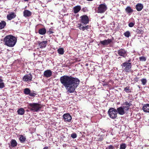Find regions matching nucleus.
Returning a JSON list of instances; mask_svg holds the SVG:
<instances>
[{
	"label": "nucleus",
	"mask_w": 149,
	"mask_h": 149,
	"mask_svg": "<svg viewBox=\"0 0 149 149\" xmlns=\"http://www.w3.org/2000/svg\"><path fill=\"white\" fill-rule=\"evenodd\" d=\"M61 84L67 90L68 93H73L79 85V80L71 76L64 75L60 78Z\"/></svg>",
	"instance_id": "1"
},
{
	"label": "nucleus",
	"mask_w": 149,
	"mask_h": 149,
	"mask_svg": "<svg viewBox=\"0 0 149 149\" xmlns=\"http://www.w3.org/2000/svg\"><path fill=\"white\" fill-rule=\"evenodd\" d=\"M17 41V38L12 35L6 36L4 39L5 44L10 47L14 46L16 43Z\"/></svg>",
	"instance_id": "2"
},
{
	"label": "nucleus",
	"mask_w": 149,
	"mask_h": 149,
	"mask_svg": "<svg viewBox=\"0 0 149 149\" xmlns=\"http://www.w3.org/2000/svg\"><path fill=\"white\" fill-rule=\"evenodd\" d=\"M28 108L33 112H38L41 108L40 105L38 103H29L28 105Z\"/></svg>",
	"instance_id": "3"
},
{
	"label": "nucleus",
	"mask_w": 149,
	"mask_h": 149,
	"mask_svg": "<svg viewBox=\"0 0 149 149\" xmlns=\"http://www.w3.org/2000/svg\"><path fill=\"white\" fill-rule=\"evenodd\" d=\"M123 70L126 72H129L131 71L132 64L130 63L125 62L121 65Z\"/></svg>",
	"instance_id": "4"
},
{
	"label": "nucleus",
	"mask_w": 149,
	"mask_h": 149,
	"mask_svg": "<svg viewBox=\"0 0 149 149\" xmlns=\"http://www.w3.org/2000/svg\"><path fill=\"white\" fill-rule=\"evenodd\" d=\"M108 113L110 117L112 119L115 118L117 116V110L113 108H110L108 111Z\"/></svg>",
	"instance_id": "5"
},
{
	"label": "nucleus",
	"mask_w": 149,
	"mask_h": 149,
	"mask_svg": "<svg viewBox=\"0 0 149 149\" xmlns=\"http://www.w3.org/2000/svg\"><path fill=\"white\" fill-rule=\"evenodd\" d=\"M80 21L81 24L86 25L89 22V18L86 15H83L80 17Z\"/></svg>",
	"instance_id": "6"
},
{
	"label": "nucleus",
	"mask_w": 149,
	"mask_h": 149,
	"mask_svg": "<svg viewBox=\"0 0 149 149\" xmlns=\"http://www.w3.org/2000/svg\"><path fill=\"white\" fill-rule=\"evenodd\" d=\"M107 7L105 4H101L98 8L97 12L102 13H104L107 10Z\"/></svg>",
	"instance_id": "7"
},
{
	"label": "nucleus",
	"mask_w": 149,
	"mask_h": 149,
	"mask_svg": "<svg viewBox=\"0 0 149 149\" xmlns=\"http://www.w3.org/2000/svg\"><path fill=\"white\" fill-rule=\"evenodd\" d=\"M117 53L119 56L124 58H125L127 54V50L124 49H122L118 50Z\"/></svg>",
	"instance_id": "8"
},
{
	"label": "nucleus",
	"mask_w": 149,
	"mask_h": 149,
	"mask_svg": "<svg viewBox=\"0 0 149 149\" xmlns=\"http://www.w3.org/2000/svg\"><path fill=\"white\" fill-rule=\"evenodd\" d=\"M32 78V76L30 73L24 75L23 77V81H24L30 82L31 81Z\"/></svg>",
	"instance_id": "9"
},
{
	"label": "nucleus",
	"mask_w": 149,
	"mask_h": 149,
	"mask_svg": "<svg viewBox=\"0 0 149 149\" xmlns=\"http://www.w3.org/2000/svg\"><path fill=\"white\" fill-rule=\"evenodd\" d=\"M117 113L120 115H123L127 111V110L123 106H121L117 109Z\"/></svg>",
	"instance_id": "10"
},
{
	"label": "nucleus",
	"mask_w": 149,
	"mask_h": 149,
	"mask_svg": "<svg viewBox=\"0 0 149 149\" xmlns=\"http://www.w3.org/2000/svg\"><path fill=\"white\" fill-rule=\"evenodd\" d=\"M65 121L70 122L72 119L71 116L68 113L65 114L63 116Z\"/></svg>",
	"instance_id": "11"
},
{
	"label": "nucleus",
	"mask_w": 149,
	"mask_h": 149,
	"mask_svg": "<svg viewBox=\"0 0 149 149\" xmlns=\"http://www.w3.org/2000/svg\"><path fill=\"white\" fill-rule=\"evenodd\" d=\"M78 25L79 28L80 30L83 31L87 30L89 28V26H83V24L81 23L78 24Z\"/></svg>",
	"instance_id": "12"
},
{
	"label": "nucleus",
	"mask_w": 149,
	"mask_h": 149,
	"mask_svg": "<svg viewBox=\"0 0 149 149\" xmlns=\"http://www.w3.org/2000/svg\"><path fill=\"white\" fill-rule=\"evenodd\" d=\"M52 74V72L50 70H47L44 72V76L47 78L50 77Z\"/></svg>",
	"instance_id": "13"
},
{
	"label": "nucleus",
	"mask_w": 149,
	"mask_h": 149,
	"mask_svg": "<svg viewBox=\"0 0 149 149\" xmlns=\"http://www.w3.org/2000/svg\"><path fill=\"white\" fill-rule=\"evenodd\" d=\"M132 105V104L131 103V102L130 101L128 102L127 101H126L125 102H124L123 104V106L124 108L127 110L129 109L130 106Z\"/></svg>",
	"instance_id": "14"
},
{
	"label": "nucleus",
	"mask_w": 149,
	"mask_h": 149,
	"mask_svg": "<svg viewBox=\"0 0 149 149\" xmlns=\"http://www.w3.org/2000/svg\"><path fill=\"white\" fill-rule=\"evenodd\" d=\"M16 16V14L14 12H12L8 14L7 16V18L9 20H11L14 18Z\"/></svg>",
	"instance_id": "15"
},
{
	"label": "nucleus",
	"mask_w": 149,
	"mask_h": 149,
	"mask_svg": "<svg viewBox=\"0 0 149 149\" xmlns=\"http://www.w3.org/2000/svg\"><path fill=\"white\" fill-rule=\"evenodd\" d=\"M47 40L43 41H39L38 43L40 46V48H45L47 44Z\"/></svg>",
	"instance_id": "16"
},
{
	"label": "nucleus",
	"mask_w": 149,
	"mask_h": 149,
	"mask_svg": "<svg viewBox=\"0 0 149 149\" xmlns=\"http://www.w3.org/2000/svg\"><path fill=\"white\" fill-rule=\"evenodd\" d=\"M112 41L111 39H108L104 40L101 41L100 43L103 45H107L111 43Z\"/></svg>",
	"instance_id": "17"
},
{
	"label": "nucleus",
	"mask_w": 149,
	"mask_h": 149,
	"mask_svg": "<svg viewBox=\"0 0 149 149\" xmlns=\"http://www.w3.org/2000/svg\"><path fill=\"white\" fill-rule=\"evenodd\" d=\"M125 11L129 15L134 12L133 9L130 6H128L125 8Z\"/></svg>",
	"instance_id": "18"
},
{
	"label": "nucleus",
	"mask_w": 149,
	"mask_h": 149,
	"mask_svg": "<svg viewBox=\"0 0 149 149\" xmlns=\"http://www.w3.org/2000/svg\"><path fill=\"white\" fill-rule=\"evenodd\" d=\"M143 5L141 3H138L136 6L135 8L138 11H141L143 8Z\"/></svg>",
	"instance_id": "19"
},
{
	"label": "nucleus",
	"mask_w": 149,
	"mask_h": 149,
	"mask_svg": "<svg viewBox=\"0 0 149 149\" xmlns=\"http://www.w3.org/2000/svg\"><path fill=\"white\" fill-rule=\"evenodd\" d=\"M24 16L25 17H29L31 15V13L28 10H25L23 12Z\"/></svg>",
	"instance_id": "20"
},
{
	"label": "nucleus",
	"mask_w": 149,
	"mask_h": 149,
	"mask_svg": "<svg viewBox=\"0 0 149 149\" xmlns=\"http://www.w3.org/2000/svg\"><path fill=\"white\" fill-rule=\"evenodd\" d=\"M143 109L145 112H149V104H147L144 105Z\"/></svg>",
	"instance_id": "21"
},
{
	"label": "nucleus",
	"mask_w": 149,
	"mask_h": 149,
	"mask_svg": "<svg viewBox=\"0 0 149 149\" xmlns=\"http://www.w3.org/2000/svg\"><path fill=\"white\" fill-rule=\"evenodd\" d=\"M81 8L79 6H75L73 8L74 12L75 13H78L81 9Z\"/></svg>",
	"instance_id": "22"
},
{
	"label": "nucleus",
	"mask_w": 149,
	"mask_h": 149,
	"mask_svg": "<svg viewBox=\"0 0 149 149\" xmlns=\"http://www.w3.org/2000/svg\"><path fill=\"white\" fill-rule=\"evenodd\" d=\"M17 112L18 114L22 115L24 113L25 110L23 108H20L18 110Z\"/></svg>",
	"instance_id": "23"
},
{
	"label": "nucleus",
	"mask_w": 149,
	"mask_h": 149,
	"mask_svg": "<svg viewBox=\"0 0 149 149\" xmlns=\"http://www.w3.org/2000/svg\"><path fill=\"white\" fill-rule=\"evenodd\" d=\"M46 30L45 28H42L40 29L39 30L38 33H39L43 35L45 34L46 33Z\"/></svg>",
	"instance_id": "24"
},
{
	"label": "nucleus",
	"mask_w": 149,
	"mask_h": 149,
	"mask_svg": "<svg viewBox=\"0 0 149 149\" xmlns=\"http://www.w3.org/2000/svg\"><path fill=\"white\" fill-rule=\"evenodd\" d=\"M10 145L9 146H11L12 147H15L17 145V143L15 140L12 139L11 140L10 142Z\"/></svg>",
	"instance_id": "25"
},
{
	"label": "nucleus",
	"mask_w": 149,
	"mask_h": 149,
	"mask_svg": "<svg viewBox=\"0 0 149 149\" xmlns=\"http://www.w3.org/2000/svg\"><path fill=\"white\" fill-rule=\"evenodd\" d=\"M6 22L4 21H2L0 22V29L4 28L6 25Z\"/></svg>",
	"instance_id": "26"
},
{
	"label": "nucleus",
	"mask_w": 149,
	"mask_h": 149,
	"mask_svg": "<svg viewBox=\"0 0 149 149\" xmlns=\"http://www.w3.org/2000/svg\"><path fill=\"white\" fill-rule=\"evenodd\" d=\"M30 91V90L29 88H26L24 90V93L26 95H29Z\"/></svg>",
	"instance_id": "27"
},
{
	"label": "nucleus",
	"mask_w": 149,
	"mask_h": 149,
	"mask_svg": "<svg viewBox=\"0 0 149 149\" xmlns=\"http://www.w3.org/2000/svg\"><path fill=\"white\" fill-rule=\"evenodd\" d=\"M19 139L21 142L23 143L26 140V138L23 135H21L20 136Z\"/></svg>",
	"instance_id": "28"
},
{
	"label": "nucleus",
	"mask_w": 149,
	"mask_h": 149,
	"mask_svg": "<svg viewBox=\"0 0 149 149\" xmlns=\"http://www.w3.org/2000/svg\"><path fill=\"white\" fill-rule=\"evenodd\" d=\"M57 51L58 53L62 55L64 54V49H63L62 48L58 49Z\"/></svg>",
	"instance_id": "29"
},
{
	"label": "nucleus",
	"mask_w": 149,
	"mask_h": 149,
	"mask_svg": "<svg viewBox=\"0 0 149 149\" xmlns=\"http://www.w3.org/2000/svg\"><path fill=\"white\" fill-rule=\"evenodd\" d=\"M29 95L32 97H35L36 95V92L33 91H31Z\"/></svg>",
	"instance_id": "30"
},
{
	"label": "nucleus",
	"mask_w": 149,
	"mask_h": 149,
	"mask_svg": "<svg viewBox=\"0 0 149 149\" xmlns=\"http://www.w3.org/2000/svg\"><path fill=\"white\" fill-rule=\"evenodd\" d=\"M124 35L127 38H129L130 36V33L129 31H127L124 33Z\"/></svg>",
	"instance_id": "31"
},
{
	"label": "nucleus",
	"mask_w": 149,
	"mask_h": 149,
	"mask_svg": "<svg viewBox=\"0 0 149 149\" xmlns=\"http://www.w3.org/2000/svg\"><path fill=\"white\" fill-rule=\"evenodd\" d=\"M124 91L126 93H129L131 92V89H130V87L128 86H127L125 88Z\"/></svg>",
	"instance_id": "32"
},
{
	"label": "nucleus",
	"mask_w": 149,
	"mask_h": 149,
	"mask_svg": "<svg viewBox=\"0 0 149 149\" xmlns=\"http://www.w3.org/2000/svg\"><path fill=\"white\" fill-rule=\"evenodd\" d=\"M126 145L125 143H123L120 145L119 149H125L126 148Z\"/></svg>",
	"instance_id": "33"
},
{
	"label": "nucleus",
	"mask_w": 149,
	"mask_h": 149,
	"mask_svg": "<svg viewBox=\"0 0 149 149\" xmlns=\"http://www.w3.org/2000/svg\"><path fill=\"white\" fill-rule=\"evenodd\" d=\"M142 84L143 85H145L147 83V80L146 79H143L141 80Z\"/></svg>",
	"instance_id": "34"
},
{
	"label": "nucleus",
	"mask_w": 149,
	"mask_h": 149,
	"mask_svg": "<svg viewBox=\"0 0 149 149\" xmlns=\"http://www.w3.org/2000/svg\"><path fill=\"white\" fill-rule=\"evenodd\" d=\"M71 136L73 139H75L77 137V135L76 133H72L71 135Z\"/></svg>",
	"instance_id": "35"
},
{
	"label": "nucleus",
	"mask_w": 149,
	"mask_h": 149,
	"mask_svg": "<svg viewBox=\"0 0 149 149\" xmlns=\"http://www.w3.org/2000/svg\"><path fill=\"white\" fill-rule=\"evenodd\" d=\"M139 60L141 61H146V59L144 56H141L139 57Z\"/></svg>",
	"instance_id": "36"
},
{
	"label": "nucleus",
	"mask_w": 149,
	"mask_h": 149,
	"mask_svg": "<svg viewBox=\"0 0 149 149\" xmlns=\"http://www.w3.org/2000/svg\"><path fill=\"white\" fill-rule=\"evenodd\" d=\"M4 87V84L3 82L0 83V88H3Z\"/></svg>",
	"instance_id": "37"
},
{
	"label": "nucleus",
	"mask_w": 149,
	"mask_h": 149,
	"mask_svg": "<svg viewBox=\"0 0 149 149\" xmlns=\"http://www.w3.org/2000/svg\"><path fill=\"white\" fill-rule=\"evenodd\" d=\"M135 24V23L134 22H131L129 24L128 26L130 27H132L134 26Z\"/></svg>",
	"instance_id": "38"
},
{
	"label": "nucleus",
	"mask_w": 149,
	"mask_h": 149,
	"mask_svg": "<svg viewBox=\"0 0 149 149\" xmlns=\"http://www.w3.org/2000/svg\"><path fill=\"white\" fill-rule=\"evenodd\" d=\"M106 149H114V148L112 146L110 145L106 148Z\"/></svg>",
	"instance_id": "39"
},
{
	"label": "nucleus",
	"mask_w": 149,
	"mask_h": 149,
	"mask_svg": "<svg viewBox=\"0 0 149 149\" xmlns=\"http://www.w3.org/2000/svg\"><path fill=\"white\" fill-rule=\"evenodd\" d=\"M137 32L140 33H143V31L141 29H139Z\"/></svg>",
	"instance_id": "40"
},
{
	"label": "nucleus",
	"mask_w": 149,
	"mask_h": 149,
	"mask_svg": "<svg viewBox=\"0 0 149 149\" xmlns=\"http://www.w3.org/2000/svg\"><path fill=\"white\" fill-rule=\"evenodd\" d=\"M3 81V80L2 79V77L1 76H0V83L2 82Z\"/></svg>",
	"instance_id": "41"
},
{
	"label": "nucleus",
	"mask_w": 149,
	"mask_h": 149,
	"mask_svg": "<svg viewBox=\"0 0 149 149\" xmlns=\"http://www.w3.org/2000/svg\"><path fill=\"white\" fill-rule=\"evenodd\" d=\"M43 149H49V148L48 147L45 146L43 148Z\"/></svg>",
	"instance_id": "42"
},
{
	"label": "nucleus",
	"mask_w": 149,
	"mask_h": 149,
	"mask_svg": "<svg viewBox=\"0 0 149 149\" xmlns=\"http://www.w3.org/2000/svg\"><path fill=\"white\" fill-rule=\"evenodd\" d=\"M131 61V59H130L128 60L127 61V63H130V62Z\"/></svg>",
	"instance_id": "43"
},
{
	"label": "nucleus",
	"mask_w": 149,
	"mask_h": 149,
	"mask_svg": "<svg viewBox=\"0 0 149 149\" xmlns=\"http://www.w3.org/2000/svg\"><path fill=\"white\" fill-rule=\"evenodd\" d=\"M134 80L135 81H137V80H138V79H137V78H134Z\"/></svg>",
	"instance_id": "44"
},
{
	"label": "nucleus",
	"mask_w": 149,
	"mask_h": 149,
	"mask_svg": "<svg viewBox=\"0 0 149 149\" xmlns=\"http://www.w3.org/2000/svg\"><path fill=\"white\" fill-rule=\"evenodd\" d=\"M49 32H50V34H52V33H53V32L52 31H49Z\"/></svg>",
	"instance_id": "45"
},
{
	"label": "nucleus",
	"mask_w": 149,
	"mask_h": 149,
	"mask_svg": "<svg viewBox=\"0 0 149 149\" xmlns=\"http://www.w3.org/2000/svg\"><path fill=\"white\" fill-rule=\"evenodd\" d=\"M103 140V139H100L99 138V141H101V140Z\"/></svg>",
	"instance_id": "46"
},
{
	"label": "nucleus",
	"mask_w": 149,
	"mask_h": 149,
	"mask_svg": "<svg viewBox=\"0 0 149 149\" xmlns=\"http://www.w3.org/2000/svg\"><path fill=\"white\" fill-rule=\"evenodd\" d=\"M24 0V1H28L29 0Z\"/></svg>",
	"instance_id": "47"
},
{
	"label": "nucleus",
	"mask_w": 149,
	"mask_h": 149,
	"mask_svg": "<svg viewBox=\"0 0 149 149\" xmlns=\"http://www.w3.org/2000/svg\"><path fill=\"white\" fill-rule=\"evenodd\" d=\"M138 87L139 88H140V86H138Z\"/></svg>",
	"instance_id": "48"
},
{
	"label": "nucleus",
	"mask_w": 149,
	"mask_h": 149,
	"mask_svg": "<svg viewBox=\"0 0 149 149\" xmlns=\"http://www.w3.org/2000/svg\"><path fill=\"white\" fill-rule=\"evenodd\" d=\"M75 149H78L77 148H76Z\"/></svg>",
	"instance_id": "49"
},
{
	"label": "nucleus",
	"mask_w": 149,
	"mask_h": 149,
	"mask_svg": "<svg viewBox=\"0 0 149 149\" xmlns=\"http://www.w3.org/2000/svg\"><path fill=\"white\" fill-rule=\"evenodd\" d=\"M1 0H0V1H1Z\"/></svg>",
	"instance_id": "50"
},
{
	"label": "nucleus",
	"mask_w": 149,
	"mask_h": 149,
	"mask_svg": "<svg viewBox=\"0 0 149 149\" xmlns=\"http://www.w3.org/2000/svg\"><path fill=\"white\" fill-rule=\"evenodd\" d=\"M148 120H149V119Z\"/></svg>",
	"instance_id": "51"
}]
</instances>
